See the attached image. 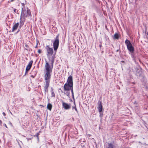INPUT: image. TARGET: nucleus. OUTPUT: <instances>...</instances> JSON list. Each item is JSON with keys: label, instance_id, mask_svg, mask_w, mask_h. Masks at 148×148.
Returning <instances> with one entry per match:
<instances>
[{"label": "nucleus", "instance_id": "20e7f679", "mask_svg": "<svg viewBox=\"0 0 148 148\" xmlns=\"http://www.w3.org/2000/svg\"><path fill=\"white\" fill-rule=\"evenodd\" d=\"M64 90L65 91H69L71 90L72 96L73 97V86H71L70 84L66 83L64 86Z\"/></svg>", "mask_w": 148, "mask_h": 148}, {"label": "nucleus", "instance_id": "7ed1b4c3", "mask_svg": "<svg viewBox=\"0 0 148 148\" xmlns=\"http://www.w3.org/2000/svg\"><path fill=\"white\" fill-rule=\"evenodd\" d=\"M125 42L127 45L128 50L130 52H133L134 51V48L130 41L127 39L125 40Z\"/></svg>", "mask_w": 148, "mask_h": 148}, {"label": "nucleus", "instance_id": "ddd939ff", "mask_svg": "<svg viewBox=\"0 0 148 148\" xmlns=\"http://www.w3.org/2000/svg\"><path fill=\"white\" fill-rule=\"evenodd\" d=\"M52 108V105L51 103H49L47 105V108L50 110H51Z\"/></svg>", "mask_w": 148, "mask_h": 148}, {"label": "nucleus", "instance_id": "a878e982", "mask_svg": "<svg viewBox=\"0 0 148 148\" xmlns=\"http://www.w3.org/2000/svg\"><path fill=\"white\" fill-rule=\"evenodd\" d=\"M10 123L11 125H12V123Z\"/></svg>", "mask_w": 148, "mask_h": 148}, {"label": "nucleus", "instance_id": "423d86ee", "mask_svg": "<svg viewBox=\"0 0 148 148\" xmlns=\"http://www.w3.org/2000/svg\"><path fill=\"white\" fill-rule=\"evenodd\" d=\"M47 52V56L48 57H50L53 54V49L50 48L48 46H47L46 47Z\"/></svg>", "mask_w": 148, "mask_h": 148}, {"label": "nucleus", "instance_id": "0eeeda50", "mask_svg": "<svg viewBox=\"0 0 148 148\" xmlns=\"http://www.w3.org/2000/svg\"><path fill=\"white\" fill-rule=\"evenodd\" d=\"M45 72H51V68L49 64L46 62L45 65Z\"/></svg>", "mask_w": 148, "mask_h": 148}, {"label": "nucleus", "instance_id": "412c9836", "mask_svg": "<svg viewBox=\"0 0 148 148\" xmlns=\"http://www.w3.org/2000/svg\"><path fill=\"white\" fill-rule=\"evenodd\" d=\"M16 9H14V11L15 12H16Z\"/></svg>", "mask_w": 148, "mask_h": 148}, {"label": "nucleus", "instance_id": "9b49d317", "mask_svg": "<svg viewBox=\"0 0 148 148\" xmlns=\"http://www.w3.org/2000/svg\"><path fill=\"white\" fill-rule=\"evenodd\" d=\"M98 109L99 112H101L102 111V105L101 102L99 101L98 102Z\"/></svg>", "mask_w": 148, "mask_h": 148}, {"label": "nucleus", "instance_id": "4be33fe9", "mask_svg": "<svg viewBox=\"0 0 148 148\" xmlns=\"http://www.w3.org/2000/svg\"><path fill=\"white\" fill-rule=\"evenodd\" d=\"M4 126L6 127L7 128V127L5 124H4Z\"/></svg>", "mask_w": 148, "mask_h": 148}, {"label": "nucleus", "instance_id": "9d476101", "mask_svg": "<svg viewBox=\"0 0 148 148\" xmlns=\"http://www.w3.org/2000/svg\"><path fill=\"white\" fill-rule=\"evenodd\" d=\"M32 63H33V61L32 60L30 61L29 62L28 64L27 65V66L26 68V71H28L30 70V68L32 66Z\"/></svg>", "mask_w": 148, "mask_h": 148}, {"label": "nucleus", "instance_id": "f257e3e1", "mask_svg": "<svg viewBox=\"0 0 148 148\" xmlns=\"http://www.w3.org/2000/svg\"><path fill=\"white\" fill-rule=\"evenodd\" d=\"M51 72H45V80L46 85L45 87V92L48 91V88L49 86L50 80Z\"/></svg>", "mask_w": 148, "mask_h": 148}, {"label": "nucleus", "instance_id": "f8f14e48", "mask_svg": "<svg viewBox=\"0 0 148 148\" xmlns=\"http://www.w3.org/2000/svg\"><path fill=\"white\" fill-rule=\"evenodd\" d=\"M18 23H16L13 27L12 29V32H14V30L16 29L18 26Z\"/></svg>", "mask_w": 148, "mask_h": 148}, {"label": "nucleus", "instance_id": "393cba45", "mask_svg": "<svg viewBox=\"0 0 148 148\" xmlns=\"http://www.w3.org/2000/svg\"><path fill=\"white\" fill-rule=\"evenodd\" d=\"M37 45H36V48H37Z\"/></svg>", "mask_w": 148, "mask_h": 148}, {"label": "nucleus", "instance_id": "1a4fd4ad", "mask_svg": "<svg viewBox=\"0 0 148 148\" xmlns=\"http://www.w3.org/2000/svg\"><path fill=\"white\" fill-rule=\"evenodd\" d=\"M62 106L64 109L66 110L70 109L71 107V106L70 104H68L64 102H62Z\"/></svg>", "mask_w": 148, "mask_h": 148}, {"label": "nucleus", "instance_id": "5701e85b", "mask_svg": "<svg viewBox=\"0 0 148 148\" xmlns=\"http://www.w3.org/2000/svg\"><path fill=\"white\" fill-rule=\"evenodd\" d=\"M0 123H1V121L0 120Z\"/></svg>", "mask_w": 148, "mask_h": 148}, {"label": "nucleus", "instance_id": "f3484780", "mask_svg": "<svg viewBox=\"0 0 148 148\" xmlns=\"http://www.w3.org/2000/svg\"><path fill=\"white\" fill-rule=\"evenodd\" d=\"M72 108H73V109H75V110L77 112V109L76 108V107L75 105V106L74 107H73Z\"/></svg>", "mask_w": 148, "mask_h": 148}, {"label": "nucleus", "instance_id": "f03ea898", "mask_svg": "<svg viewBox=\"0 0 148 148\" xmlns=\"http://www.w3.org/2000/svg\"><path fill=\"white\" fill-rule=\"evenodd\" d=\"M31 15L30 11L29 9H27V10L25 9H24L22 8V12L21 15V17H23L25 18L27 16H29Z\"/></svg>", "mask_w": 148, "mask_h": 148}, {"label": "nucleus", "instance_id": "6e6552de", "mask_svg": "<svg viewBox=\"0 0 148 148\" xmlns=\"http://www.w3.org/2000/svg\"><path fill=\"white\" fill-rule=\"evenodd\" d=\"M67 83L70 84L71 86H73V78L71 76H70L68 77Z\"/></svg>", "mask_w": 148, "mask_h": 148}, {"label": "nucleus", "instance_id": "4468645a", "mask_svg": "<svg viewBox=\"0 0 148 148\" xmlns=\"http://www.w3.org/2000/svg\"><path fill=\"white\" fill-rule=\"evenodd\" d=\"M119 35L117 33H116L114 35L113 38L114 39H118L119 38Z\"/></svg>", "mask_w": 148, "mask_h": 148}, {"label": "nucleus", "instance_id": "aec40b11", "mask_svg": "<svg viewBox=\"0 0 148 148\" xmlns=\"http://www.w3.org/2000/svg\"><path fill=\"white\" fill-rule=\"evenodd\" d=\"M3 115L5 116V113L4 112H3Z\"/></svg>", "mask_w": 148, "mask_h": 148}, {"label": "nucleus", "instance_id": "b1692460", "mask_svg": "<svg viewBox=\"0 0 148 148\" xmlns=\"http://www.w3.org/2000/svg\"><path fill=\"white\" fill-rule=\"evenodd\" d=\"M14 0H11L10 1H11V2H12V1H14Z\"/></svg>", "mask_w": 148, "mask_h": 148}, {"label": "nucleus", "instance_id": "2eb2a0df", "mask_svg": "<svg viewBox=\"0 0 148 148\" xmlns=\"http://www.w3.org/2000/svg\"><path fill=\"white\" fill-rule=\"evenodd\" d=\"M108 145L109 146L108 148H115V146L111 143L109 144Z\"/></svg>", "mask_w": 148, "mask_h": 148}, {"label": "nucleus", "instance_id": "dca6fc26", "mask_svg": "<svg viewBox=\"0 0 148 148\" xmlns=\"http://www.w3.org/2000/svg\"><path fill=\"white\" fill-rule=\"evenodd\" d=\"M64 94L67 96H69L70 94L69 92H64Z\"/></svg>", "mask_w": 148, "mask_h": 148}, {"label": "nucleus", "instance_id": "a211bd4d", "mask_svg": "<svg viewBox=\"0 0 148 148\" xmlns=\"http://www.w3.org/2000/svg\"><path fill=\"white\" fill-rule=\"evenodd\" d=\"M38 53H41V50L40 49H38Z\"/></svg>", "mask_w": 148, "mask_h": 148}, {"label": "nucleus", "instance_id": "39448f33", "mask_svg": "<svg viewBox=\"0 0 148 148\" xmlns=\"http://www.w3.org/2000/svg\"><path fill=\"white\" fill-rule=\"evenodd\" d=\"M59 35H58L56 36L55 40L53 43V48L55 51H56L57 49L59 46Z\"/></svg>", "mask_w": 148, "mask_h": 148}, {"label": "nucleus", "instance_id": "6ab92c4d", "mask_svg": "<svg viewBox=\"0 0 148 148\" xmlns=\"http://www.w3.org/2000/svg\"><path fill=\"white\" fill-rule=\"evenodd\" d=\"M25 46L27 48L28 47V45L26 44H25Z\"/></svg>", "mask_w": 148, "mask_h": 148}]
</instances>
